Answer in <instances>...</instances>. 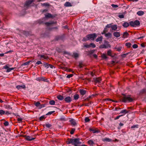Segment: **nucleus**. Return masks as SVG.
Segmentation results:
<instances>
[{
  "mask_svg": "<svg viewBox=\"0 0 146 146\" xmlns=\"http://www.w3.org/2000/svg\"><path fill=\"white\" fill-rule=\"evenodd\" d=\"M31 60H29L28 61H27V62H25L24 64H23V65H28L29 64V63L31 62Z\"/></svg>",
  "mask_w": 146,
  "mask_h": 146,
  "instance_id": "obj_50",
  "label": "nucleus"
},
{
  "mask_svg": "<svg viewBox=\"0 0 146 146\" xmlns=\"http://www.w3.org/2000/svg\"><path fill=\"white\" fill-rule=\"evenodd\" d=\"M40 57L41 58H44L45 59H47L48 58V57L47 56H45L44 55H40Z\"/></svg>",
  "mask_w": 146,
  "mask_h": 146,
  "instance_id": "obj_39",
  "label": "nucleus"
},
{
  "mask_svg": "<svg viewBox=\"0 0 146 146\" xmlns=\"http://www.w3.org/2000/svg\"><path fill=\"white\" fill-rule=\"evenodd\" d=\"M72 56L75 58H76L78 57V54L76 53H74Z\"/></svg>",
  "mask_w": 146,
  "mask_h": 146,
  "instance_id": "obj_37",
  "label": "nucleus"
},
{
  "mask_svg": "<svg viewBox=\"0 0 146 146\" xmlns=\"http://www.w3.org/2000/svg\"><path fill=\"white\" fill-rule=\"evenodd\" d=\"M84 120L85 122H88L90 121V119L88 117H86L85 119Z\"/></svg>",
  "mask_w": 146,
  "mask_h": 146,
  "instance_id": "obj_48",
  "label": "nucleus"
},
{
  "mask_svg": "<svg viewBox=\"0 0 146 146\" xmlns=\"http://www.w3.org/2000/svg\"><path fill=\"white\" fill-rule=\"evenodd\" d=\"M90 47H92L93 48H95L96 47V46L95 44L94 43H91L90 44Z\"/></svg>",
  "mask_w": 146,
  "mask_h": 146,
  "instance_id": "obj_41",
  "label": "nucleus"
},
{
  "mask_svg": "<svg viewBox=\"0 0 146 146\" xmlns=\"http://www.w3.org/2000/svg\"><path fill=\"white\" fill-rule=\"evenodd\" d=\"M115 48L116 49L117 51H120L121 50V47L118 48L115 47Z\"/></svg>",
  "mask_w": 146,
  "mask_h": 146,
  "instance_id": "obj_56",
  "label": "nucleus"
},
{
  "mask_svg": "<svg viewBox=\"0 0 146 146\" xmlns=\"http://www.w3.org/2000/svg\"><path fill=\"white\" fill-rule=\"evenodd\" d=\"M49 64L46 63H44V65L45 66V67H46L47 68H48L49 67Z\"/></svg>",
  "mask_w": 146,
  "mask_h": 146,
  "instance_id": "obj_47",
  "label": "nucleus"
},
{
  "mask_svg": "<svg viewBox=\"0 0 146 146\" xmlns=\"http://www.w3.org/2000/svg\"><path fill=\"white\" fill-rule=\"evenodd\" d=\"M16 88L19 90L21 88L25 89L26 88V86L25 85H23V86L18 85L17 86Z\"/></svg>",
  "mask_w": 146,
  "mask_h": 146,
  "instance_id": "obj_20",
  "label": "nucleus"
},
{
  "mask_svg": "<svg viewBox=\"0 0 146 146\" xmlns=\"http://www.w3.org/2000/svg\"><path fill=\"white\" fill-rule=\"evenodd\" d=\"M23 119L22 118H21L18 117L17 118V120L19 122H20L22 121V120Z\"/></svg>",
  "mask_w": 146,
  "mask_h": 146,
  "instance_id": "obj_64",
  "label": "nucleus"
},
{
  "mask_svg": "<svg viewBox=\"0 0 146 146\" xmlns=\"http://www.w3.org/2000/svg\"><path fill=\"white\" fill-rule=\"evenodd\" d=\"M129 35V34L127 33V31H125L124 33L122 36V38H127L128 37Z\"/></svg>",
  "mask_w": 146,
  "mask_h": 146,
  "instance_id": "obj_17",
  "label": "nucleus"
},
{
  "mask_svg": "<svg viewBox=\"0 0 146 146\" xmlns=\"http://www.w3.org/2000/svg\"><path fill=\"white\" fill-rule=\"evenodd\" d=\"M34 1V0H28V1H27L24 4V7H28Z\"/></svg>",
  "mask_w": 146,
  "mask_h": 146,
  "instance_id": "obj_5",
  "label": "nucleus"
},
{
  "mask_svg": "<svg viewBox=\"0 0 146 146\" xmlns=\"http://www.w3.org/2000/svg\"><path fill=\"white\" fill-rule=\"evenodd\" d=\"M97 36V35L95 33L88 34L83 38L82 40L83 41H86L90 40H94L96 38Z\"/></svg>",
  "mask_w": 146,
  "mask_h": 146,
  "instance_id": "obj_3",
  "label": "nucleus"
},
{
  "mask_svg": "<svg viewBox=\"0 0 146 146\" xmlns=\"http://www.w3.org/2000/svg\"><path fill=\"white\" fill-rule=\"evenodd\" d=\"M80 92L81 95L83 96L86 94V91L83 89H81L80 90Z\"/></svg>",
  "mask_w": 146,
  "mask_h": 146,
  "instance_id": "obj_18",
  "label": "nucleus"
},
{
  "mask_svg": "<svg viewBox=\"0 0 146 146\" xmlns=\"http://www.w3.org/2000/svg\"><path fill=\"white\" fill-rule=\"evenodd\" d=\"M144 12L142 11H139L137 12V14L139 16H142L144 14Z\"/></svg>",
  "mask_w": 146,
  "mask_h": 146,
  "instance_id": "obj_25",
  "label": "nucleus"
},
{
  "mask_svg": "<svg viewBox=\"0 0 146 146\" xmlns=\"http://www.w3.org/2000/svg\"><path fill=\"white\" fill-rule=\"evenodd\" d=\"M36 80L38 81H46L47 80L46 79H45V78L44 77H39L36 78Z\"/></svg>",
  "mask_w": 146,
  "mask_h": 146,
  "instance_id": "obj_10",
  "label": "nucleus"
},
{
  "mask_svg": "<svg viewBox=\"0 0 146 146\" xmlns=\"http://www.w3.org/2000/svg\"><path fill=\"white\" fill-rule=\"evenodd\" d=\"M84 47L86 48H89L90 47V44H84Z\"/></svg>",
  "mask_w": 146,
  "mask_h": 146,
  "instance_id": "obj_54",
  "label": "nucleus"
},
{
  "mask_svg": "<svg viewBox=\"0 0 146 146\" xmlns=\"http://www.w3.org/2000/svg\"><path fill=\"white\" fill-rule=\"evenodd\" d=\"M111 6L113 8H116L118 7V6L117 5L114 4H112Z\"/></svg>",
  "mask_w": 146,
  "mask_h": 146,
  "instance_id": "obj_61",
  "label": "nucleus"
},
{
  "mask_svg": "<svg viewBox=\"0 0 146 146\" xmlns=\"http://www.w3.org/2000/svg\"><path fill=\"white\" fill-rule=\"evenodd\" d=\"M88 143L89 145H90L93 146L95 144V143L92 140H90L88 141Z\"/></svg>",
  "mask_w": 146,
  "mask_h": 146,
  "instance_id": "obj_21",
  "label": "nucleus"
},
{
  "mask_svg": "<svg viewBox=\"0 0 146 146\" xmlns=\"http://www.w3.org/2000/svg\"><path fill=\"white\" fill-rule=\"evenodd\" d=\"M50 5V4L49 3H43L42 4V5L44 6H49Z\"/></svg>",
  "mask_w": 146,
  "mask_h": 146,
  "instance_id": "obj_45",
  "label": "nucleus"
},
{
  "mask_svg": "<svg viewBox=\"0 0 146 146\" xmlns=\"http://www.w3.org/2000/svg\"><path fill=\"white\" fill-rule=\"evenodd\" d=\"M54 23H55L54 22H52L51 23L47 22L44 23L47 26H49L50 25Z\"/></svg>",
  "mask_w": 146,
  "mask_h": 146,
  "instance_id": "obj_26",
  "label": "nucleus"
},
{
  "mask_svg": "<svg viewBox=\"0 0 146 146\" xmlns=\"http://www.w3.org/2000/svg\"><path fill=\"white\" fill-rule=\"evenodd\" d=\"M129 24L131 26L133 27H135L133 21H131L129 22Z\"/></svg>",
  "mask_w": 146,
  "mask_h": 146,
  "instance_id": "obj_44",
  "label": "nucleus"
},
{
  "mask_svg": "<svg viewBox=\"0 0 146 146\" xmlns=\"http://www.w3.org/2000/svg\"><path fill=\"white\" fill-rule=\"evenodd\" d=\"M79 141V138H75L74 139L68 138L66 143L68 144H72L75 146H78V145H80L81 144V142H80Z\"/></svg>",
  "mask_w": 146,
  "mask_h": 146,
  "instance_id": "obj_2",
  "label": "nucleus"
},
{
  "mask_svg": "<svg viewBox=\"0 0 146 146\" xmlns=\"http://www.w3.org/2000/svg\"><path fill=\"white\" fill-rule=\"evenodd\" d=\"M120 98L121 101L124 103L131 102L134 100V99L131 98V95H126L123 94H121Z\"/></svg>",
  "mask_w": 146,
  "mask_h": 146,
  "instance_id": "obj_1",
  "label": "nucleus"
},
{
  "mask_svg": "<svg viewBox=\"0 0 146 146\" xmlns=\"http://www.w3.org/2000/svg\"><path fill=\"white\" fill-rule=\"evenodd\" d=\"M131 45V43L130 42L126 43L125 44V45L128 48H129L130 47Z\"/></svg>",
  "mask_w": 146,
  "mask_h": 146,
  "instance_id": "obj_36",
  "label": "nucleus"
},
{
  "mask_svg": "<svg viewBox=\"0 0 146 146\" xmlns=\"http://www.w3.org/2000/svg\"><path fill=\"white\" fill-rule=\"evenodd\" d=\"M113 35L114 36H115L117 38L119 37L120 36V32H114L113 33Z\"/></svg>",
  "mask_w": 146,
  "mask_h": 146,
  "instance_id": "obj_14",
  "label": "nucleus"
},
{
  "mask_svg": "<svg viewBox=\"0 0 146 146\" xmlns=\"http://www.w3.org/2000/svg\"><path fill=\"white\" fill-rule=\"evenodd\" d=\"M145 93H146V89L143 88L140 91L139 94V95H141Z\"/></svg>",
  "mask_w": 146,
  "mask_h": 146,
  "instance_id": "obj_13",
  "label": "nucleus"
},
{
  "mask_svg": "<svg viewBox=\"0 0 146 146\" xmlns=\"http://www.w3.org/2000/svg\"><path fill=\"white\" fill-rule=\"evenodd\" d=\"M107 54L108 55L111 57H113L111 55V50H109L107 52Z\"/></svg>",
  "mask_w": 146,
  "mask_h": 146,
  "instance_id": "obj_33",
  "label": "nucleus"
},
{
  "mask_svg": "<svg viewBox=\"0 0 146 146\" xmlns=\"http://www.w3.org/2000/svg\"><path fill=\"white\" fill-rule=\"evenodd\" d=\"M61 37L59 36H57L56 37L55 39L56 40H59L61 39Z\"/></svg>",
  "mask_w": 146,
  "mask_h": 146,
  "instance_id": "obj_42",
  "label": "nucleus"
},
{
  "mask_svg": "<svg viewBox=\"0 0 146 146\" xmlns=\"http://www.w3.org/2000/svg\"><path fill=\"white\" fill-rule=\"evenodd\" d=\"M62 68L64 70L67 71V72H71L72 70L71 69L68 68L67 67H62Z\"/></svg>",
  "mask_w": 146,
  "mask_h": 146,
  "instance_id": "obj_19",
  "label": "nucleus"
},
{
  "mask_svg": "<svg viewBox=\"0 0 146 146\" xmlns=\"http://www.w3.org/2000/svg\"><path fill=\"white\" fill-rule=\"evenodd\" d=\"M132 47L134 48H136L138 47V45L136 44H135L133 45Z\"/></svg>",
  "mask_w": 146,
  "mask_h": 146,
  "instance_id": "obj_51",
  "label": "nucleus"
},
{
  "mask_svg": "<svg viewBox=\"0 0 146 146\" xmlns=\"http://www.w3.org/2000/svg\"><path fill=\"white\" fill-rule=\"evenodd\" d=\"M79 97V95L78 94H76L74 96V99L75 100H78Z\"/></svg>",
  "mask_w": 146,
  "mask_h": 146,
  "instance_id": "obj_34",
  "label": "nucleus"
},
{
  "mask_svg": "<svg viewBox=\"0 0 146 146\" xmlns=\"http://www.w3.org/2000/svg\"><path fill=\"white\" fill-rule=\"evenodd\" d=\"M64 5L66 7H70L72 6L71 3L68 2L65 3Z\"/></svg>",
  "mask_w": 146,
  "mask_h": 146,
  "instance_id": "obj_30",
  "label": "nucleus"
},
{
  "mask_svg": "<svg viewBox=\"0 0 146 146\" xmlns=\"http://www.w3.org/2000/svg\"><path fill=\"white\" fill-rule=\"evenodd\" d=\"M25 139L28 141H31L35 139V138H33L30 136H26Z\"/></svg>",
  "mask_w": 146,
  "mask_h": 146,
  "instance_id": "obj_11",
  "label": "nucleus"
},
{
  "mask_svg": "<svg viewBox=\"0 0 146 146\" xmlns=\"http://www.w3.org/2000/svg\"><path fill=\"white\" fill-rule=\"evenodd\" d=\"M70 122L71 125L72 126H75L76 125V123L75 121V120L73 119H71L70 120Z\"/></svg>",
  "mask_w": 146,
  "mask_h": 146,
  "instance_id": "obj_12",
  "label": "nucleus"
},
{
  "mask_svg": "<svg viewBox=\"0 0 146 146\" xmlns=\"http://www.w3.org/2000/svg\"><path fill=\"white\" fill-rule=\"evenodd\" d=\"M102 58L103 59H106L107 58V56H106V54H103L102 55Z\"/></svg>",
  "mask_w": 146,
  "mask_h": 146,
  "instance_id": "obj_55",
  "label": "nucleus"
},
{
  "mask_svg": "<svg viewBox=\"0 0 146 146\" xmlns=\"http://www.w3.org/2000/svg\"><path fill=\"white\" fill-rule=\"evenodd\" d=\"M105 35L106 37L108 38H110L112 36V34L110 33L105 34Z\"/></svg>",
  "mask_w": 146,
  "mask_h": 146,
  "instance_id": "obj_23",
  "label": "nucleus"
},
{
  "mask_svg": "<svg viewBox=\"0 0 146 146\" xmlns=\"http://www.w3.org/2000/svg\"><path fill=\"white\" fill-rule=\"evenodd\" d=\"M49 103L51 105H54L55 104V102L54 101L52 100L49 101Z\"/></svg>",
  "mask_w": 146,
  "mask_h": 146,
  "instance_id": "obj_38",
  "label": "nucleus"
},
{
  "mask_svg": "<svg viewBox=\"0 0 146 146\" xmlns=\"http://www.w3.org/2000/svg\"><path fill=\"white\" fill-rule=\"evenodd\" d=\"M34 104L36 107H37L39 106L40 105V103L38 101L37 102H35L34 103Z\"/></svg>",
  "mask_w": 146,
  "mask_h": 146,
  "instance_id": "obj_40",
  "label": "nucleus"
},
{
  "mask_svg": "<svg viewBox=\"0 0 146 146\" xmlns=\"http://www.w3.org/2000/svg\"><path fill=\"white\" fill-rule=\"evenodd\" d=\"M89 131L91 132H92L93 133H98L100 132V130L96 128H90Z\"/></svg>",
  "mask_w": 146,
  "mask_h": 146,
  "instance_id": "obj_6",
  "label": "nucleus"
},
{
  "mask_svg": "<svg viewBox=\"0 0 146 146\" xmlns=\"http://www.w3.org/2000/svg\"><path fill=\"white\" fill-rule=\"evenodd\" d=\"M123 115H119V116H117L115 118H114V119L116 120V119H119V118L120 117L123 116Z\"/></svg>",
  "mask_w": 146,
  "mask_h": 146,
  "instance_id": "obj_57",
  "label": "nucleus"
},
{
  "mask_svg": "<svg viewBox=\"0 0 146 146\" xmlns=\"http://www.w3.org/2000/svg\"><path fill=\"white\" fill-rule=\"evenodd\" d=\"M129 26V24L127 22H125L123 24V26L125 27H127Z\"/></svg>",
  "mask_w": 146,
  "mask_h": 146,
  "instance_id": "obj_28",
  "label": "nucleus"
},
{
  "mask_svg": "<svg viewBox=\"0 0 146 146\" xmlns=\"http://www.w3.org/2000/svg\"><path fill=\"white\" fill-rule=\"evenodd\" d=\"M103 140L104 141L111 142V139L108 138H105Z\"/></svg>",
  "mask_w": 146,
  "mask_h": 146,
  "instance_id": "obj_31",
  "label": "nucleus"
},
{
  "mask_svg": "<svg viewBox=\"0 0 146 146\" xmlns=\"http://www.w3.org/2000/svg\"><path fill=\"white\" fill-rule=\"evenodd\" d=\"M112 24H107V25L106 26V28L107 29L108 28H109L110 27L111 28V26H112Z\"/></svg>",
  "mask_w": 146,
  "mask_h": 146,
  "instance_id": "obj_43",
  "label": "nucleus"
},
{
  "mask_svg": "<svg viewBox=\"0 0 146 146\" xmlns=\"http://www.w3.org/2000/svg\"><path fill=\"white\" fill-rule=\"evenodd\" d=\"M5 108L7 109H12V108L9 105H7L6 106Z\"/></svg>",
  "mask_w": 146,
  "mask_h": 146,
  "instance_id": "obj_52",
  "label": "nucleus"
},
{
  "mask_svg": "<svg viewBox=\"0 0 146 146\" xmlns=\"http://www.w3.org/2000/svg\"><path fill=\"white\" fill-rule=\"evenodd\" d=\"M45 16L46 18H53L55 17L50 13H48L47 15H45Z\"/></svg>",
  "mask_w": 146,
  "mask_h": 146,
  "instance_id": "obj_16",
  "label": "nucleus"
},
{
  "mask_svg": "<svg viewBox=\"0 0 146 146\" xmlns=\"http://www.w3.org/2000/svg\"><path fill=\"white\" fill-rule=\"evenodd\" d=\"M64 100L66 102L69 103L72 101V99L70 96H68L64 98Z\"/></svg>",
  "mask_w": 146,
  "mask_h": 146,
  "instance_id": "obj_9",
  "label": "nucleus"
},
{
  "mask_svg": "<svg viewBox=\"0 0 146 146\" xmlns=\"http://www.w3.org/2000/svg\"><path fill=\"white\" fill-rule=\"evenodd\" d=\"M4 124L5 126H7L9 125V123L8 121H6L4 123Z\"/></svg>",
  "mask_w": 146,
  "mask_h": 146,
  "instance_id": "obj_60",
  "label": "nucleus"
},
{
  "mask_svg": "<svg viewBox=\"0 0 146 146\" xmlns=\"http://www.w3.org/2000/svg\"><path fill=\"white\" fill-rule=\"evenodd\" d=\"M117 28V25H115L111 26V29L113 30L116 31Z\"/></svg>",
  "mask_w": 146,
  "mask_h": 146,
  "instance_id": "obj_24",
  "label": "nucleus"
},
{
  "mask_svg": "<svg viewBox=\"0 0 146 146\" xmlns=\"http://www.w3.org/2000/svg\"><path fill=\"white\" fill-rule=\"evenodd\" d=\"M102 80V79L101 77H98L93 78L94 82L96 83H100Z\"/></svg>",
  "mask_w": 146,
  "mask_h": 146,
  "instance_id": "obj_4",
  "label": "nucleus"
},
{
  "mask_svg": "<svg viewBox=\"0 0 146 146\" xmlns=\"http://www.w3.org/2000/svg\"><path fill=\"white\" fill-rule=\"evenodd\" d=\"M108 31V30L105 27V28L104 29L103 31V33H102V34H106L105 33H106Z\"/></svg>",
  "mask_w": 146,
  "mask_h": 146,
  "instance_id": "obj_59",
  "label": "nucleus"
},
{
  "mask_svg": "<svg viewBox=\"0 0 146 146\" xmlns=\"http://www.w3.org/2000/svg\"><path fill=\"white\" fill-rule=\"evenodd\" d=\"M45 119L44 116H42L40 117L39 119L40 121H42Z\"/></svg>",
  "mask_w": 146,
  "mask_h": 146,
  "instance_id": "obj_58",
  "label": "nucleus"
},
{
  "mask_svg": "<svg viewBox=\"0 0 146 146\" xmlns=\"http://www.w3.org/2000/svg\"><path fill=\"white\" fill-rule=\"evenodd\" d=\"M133 22L135 27L138 26L140 25V22L138 20H135Z\"/></svg>",
  "mask_w": 146,
  "mask_h": 146,
  "instance_id": "obj_22",
  "label": "nucleus"
},
{
  "mask_svg": "<svg viewBox=\"0 0 146 146\" xmlns=\"http://www.w3.org/2000/svg\"><path fill=\"white\" fill-rule=\"evenodd\" d=\"M128 112V111L126 110H124L121 111L120 112V113H124L123 115H125Z\"/></svg>",
  "mask_w": 146,
  "mask_h": 146,
  "instance_id": "obj_27",
  "label": "nucleus"
},
{
  "mask_svg": "<svg viewBox=\"0 0 146 146\" xmlns=\"http://www.w3.org/2000/svg\"><path fill=\"white\" fill-rule=\"evenodd\" d=\"M44 125L48 128L52 126V125L49 123H46L45 124L43 125V126L44 127Z\"/></svg>",
  "mask_w": 146,
  "mask_h": 146,
  "instance_id": "obj_32",
  "label": "nucleus"
},
{
  "mask_svg": "<svg viewBox=\"0 0 146 146\" xmlns=\"http://www.w3.org/2000/svg\"><path fill=\"white\" fill-rule=\"evenodd\" d=\"M138 127V125H133L132 126L131 128L132 129L133 128H137Z\"/></svg>",
  "mask_w": 146,
  "mask_h": 146,
  "instance_id": "obj_53",
  "label": "nucleus"
},
{
  "mask_svg": "<svg viewBox=\"0 0 146 146\" xmlns=\"http://www.w3.org/2000/svg\"><path fill=\"white\" fill-rule=\"evenodd\" d=\"M75 128H72L71 129V130L70 131V134H74L75 131Z\"/></svg>",
  "mask_w": 146,
  "mask_h": 146,
  "instance_id": "obj_46",
  "label": "nucleus"
},
{
  "mask_svg": "<svg viewBox=\"0 0 146 146\" xmlns=\"http://www.w3.org/2000/svg\"><path fill=\"white\" fill-rule=\"evenodd\" d=\"M118 17L120 19L123 18L124 17V15H119Z\"/></svg>",
  "mask_w": 146,
  "mask_h": 146,
  "instance_id": "obj_62",
  "label": "nucleus"
},
{
  "mask_svg": "<svg viewBox=\"0 0 146 146\" xmlns=\"http://www.w3.org/2000/svg\"><path fill=\"white\" fill-rule=\"evenodd\" d=\"M74 75L72 74H68V75L66 77L67 78H70L72 77Z\"/></svg>",
  "mask_w": 146,
  "mask_h": 146,
  "instance_id": "obj_49",
  "label": "nucleus"
},
{
  "mask_svg": "<svg viewBox=\"0 0 146 146\" xmlns=\"http://www.w3.org/2000/svg\"><path fill=\"white\" fill-rule=\"evenodd\" d=\"M103 39V36H99L97 38L96 40V42H98L99 41V43H101V41H102Z\"/></svg>",
  "mask_w": 146,
  "mask_h": 146,
  "instance_id": "obj_15",
  "label": "nucleus"
},
{
  "mask_svg": "<svg viewBox=\"0 0 146 146\" xmlns=\"http://www.w3.org/2000/svg\"><path fill=\"white\" fill-rule=\"evenodd\" d=\"M21 33L23 34V35H24L26 36H29L31 35V32L29 31H22L21 32Z\"/></svg>",
  "mask_w": 146,
  "mask_h": 146,
  "instance_id": "obj_8",
  "label": "nucleus"
},
{
  "mask_svg": "<svg viewBox=\"0 0 146 146\" xmlns=\"http://www.w3.org/2000/svg\"><path fill=\"white\" fill-rule=\"evenodd\" d=\"M111 46L109 44H107L106 45L104 44L101 45L99 46V48H107L108 47H110Z\"/></svg>",
  "mask_w": 146,
  "mask_h": 146,
  "instance_id": "obj_7",
  "label": "nucleus"
},
{
  "mask_svg": "<svg viewBox=\"0 0 146 146\" xmlns=\"http://www.w3.org/2000/svg\"><path fill=\"white\" fill-rule=\"evenodd\" d=\"M57 98L59 100H62L64 99V97L63 96L60 95H59L57 96Z\"/></svg>",
  "mask_w": 146,
  "mask_h": 146,
  "instance_id": "obj_29",
  "label": "nucleus"
},
{
  "mask_svg": "<svg viewBox=\"0 0 146 146\" xmlns=\"http://www.w3.org/2000/svg\"><path fill=\"white\" fill-rule=\"evenodd\" d=\"M13 68H8V69H7V72H10L12 70H13Z\"/></svg>",
  "mask_w": 146,
  "mask_h": 146,
  "instance_id": "obj_63",
  "label": "nucleus"
},
{
  "mask_svg": "<svg viewBox=\"0 0 146 146\" xmlns=\"http://www.w3.org/2000/svg\"><path fill=\"white\" fill-rule=\"evenodd\" d=\"M5 111L3 110H0V115H4L5 113Z\"/></svg>",
  "mask_w": 146,
  "mask_h": 146,
  "instance_id": "obj_35",
  "label": "nucleus"
}]
</instances>
